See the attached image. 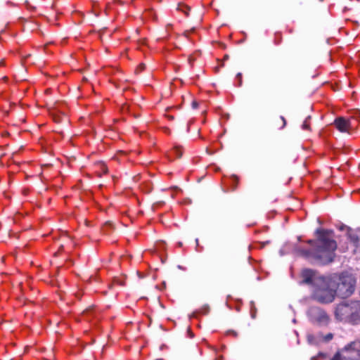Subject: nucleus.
I'll return each instance as SVG.
<instances>
[{
    "label": "nucleus",
    "mask_w": 360,
    "mask_h": 360,
    "mask_svg": "<svg viewBox=\"0 0 360 360\" xmlns=\"http://www.w3.org/2000/svg\"><path fill=\"white\" fill-rule=\"evenodd\" d=\"M51 115L53 116V120L55 122L60 123L62 122V120L63 118V117H61L59 115L56 114L55 112H52Z\"/></svg>",
    "instance_id": "nucleus-16"
},
{
    "label": "nucleus",
    "mask_w": 360,
    "mask_h": 360,
    "mask_svg": "<svg viewBox=\"0 0 360 360\" xmlns=\"http://www.w3.org/2000/svg\"><path fill=\"white\" fill-rule=\"evenodd\" d=\"M97 166L101 169L102 172V173L97 172V175L98 177H101L103 174H105L108 172V169L103 162H98Z\"/></svg>",
    "instance_id": "nucleus-10"
},
{
    "label": "nucleus",
    "mask_w": 360,
    "mask_h": 360,
    "mask_svg": "<svg viewBox=\"0 0 360 360\" xmlns=\"http://www.w3.org/2000/svg\"><path fill=\"white\" fill-rule=\"evenodd\" d=\"M300 284H307L311 287V297L322 304L333 302L335 290L330 288L331 279L328 276L320 275L318 271L304 269L301 272Z\"/></svg>",
    "instance_id": "nucleus-2"
},
{
    "label": "nucleus",
    "mask_w": 360,
    "mask_h": 360,
    "mask_svg": "<svg viewBox=\"0 0 360 360\" xmlns=\"http://www.w3.org/2000/svg\"><path fill=\"white\" fill-rule=\"evenodd\" d=\"M356 280L347 273H342L339 277L337 283L335 295L338 294L342 298H347L351 296L355 290Z\"/></svg>",
    "instance_id": "nucleus-3"
},
{
    "label": "nucleus",
    "mask_w": 360,
    "mask_h": 360,
    "mask_svg": "<svg viewBox=\"0 0 360 360\" xmlns=\"http://www.w3.org/2000/svg\"><path fill=\"white\" fill-rule=\"evenodd\" d=\"M192 108L196 109L198 107V103L196 101H193L191 103Z\"/></svg>",
    "instance_id": "nucleus-22"
},
{
    "label": "nucleus",
    "mask_w": 360,
    "mask_h": 360,
    "mask_svg": "<svg viewBox=\"0 0 360 360\" xmlns=\"http://www.w3.org/2000/svg\"><path fill=\"white\" fill-rule=\"evenodd\" d=\"M348 323L357 325L360 323V301H354L351 316Z\"/></svg>",
    "instance_id": "nucleus-7"
},
{
    "label": "nucleus",
    "mask_w": 360,
    "mask_h": 360,
    "mask_svg": "<svg viewBox=\"0 0 360 360\" xmlns=\"http://www.w3.org/2000/svg\"><path fill=\"white\" fill-rule=\"evenodd\" d=\"M229 58V56L228 55H225L224 57V60H227Z\"/></svg>",
    "instance_id": "nucleus-26"
},
{
    "label": "nucleus",
    "mask_w": 360,
    "mask_h": 360,
    "mask_svg": "<svg viewBox=\"0 0 360 360\" xmlns=\"http://www.w3.org/2000/svg\"><path fill=\"white\" fill-rule=\"evenodd\" d=\"M276 44H279L282 41V36L281 33H276Z\"/></svg>",
    "instance_id": "nucleus-19"
},
{
    "label": "nucleus",
    "mask_w": 360,
    "mask_h": 360,
    "mask_svg": "<svg viewBox=\"0 0 360 360\" xmlns=\"http://www.w3.org/2000/svg\"><path fill=\"white\" fill-rule=\"evenodd\" d=\"M112 227V224L110 221H107L104 225V229H106L107 227Z\"/></svg>",
    "instance_id": "nucleus-23"
},
{
    "label": "nucleus",
    "mask_w": 360,
    "mask_h": 360,
    "mask_svg": "<svg viewBox=\"0 0 360 360\" xmlns=\"http://www.w3.org/2000/svg\"><path fill=\"white\" fill-rule=\"evenodd\" d=\"M309 320L319 326H327L330 317L326 311L319 307H311L307 312Z\"/></svg>",
    "instance_id": "nucleus-4"
},
{
    "label": "nucleus",
    "mask_w": 360,
    "mask_h": 360,
    "mask_svg": "<svg viewBox=\"0 0 360 360\" xmlns=\"http://www.w3.org/2000/svg\"><path fill=\"white\" fill-rule=\"evenodd\" d=\"M236 79L238 80V86H240L242 85V74L241 73H238L236 75Z\"/></svg>",
    "instance_id": "nucleus-18"
},
{
    "label": "nucleus",
    "mask_w": 360,
    "mask_h": 360,
    "mask_svg": "<svg viewBox=\"0 0 360 360\" xmlns=\"http://www.w3.org/2000/svg\"><path fill=\"white\" fill-rule=\"evenodd\" d=\"M349 360H360V340H355L346 345L341 351Z\"/></svg>",
    "instance_id": "nucleus-5"
},
{
    "label": "nucleus",
    "mask_w": 360,
    "mask_h": 360,
    "mask_svg": "<svg viewBox=\"0 0 360 360\" xmlns=\"http://www.w3.org/2000/svg\"><path fill=\"white\" fill-rule=\"evenodd\" d=\"M350 240L354 243V245L356 247L360 245V238L358 237L356 234H349V235Z\"/></svg>",
    "instance_id": "nucleus-11"
},
{
    "label": "nucleus",
    "mask_w": 360,
    "mask_h": 360,
    "mask_svg": "<svg viewBox=\"0 0 360 360\" xmlns=\"http://www.w3.org/2000/svg\"><path fill=\"white\" fill-rule=\"evenodd\" d=\"M63 248H64V246L63 245H61L59 248V250L60 251V250H63Z\"/></svg>",
    "instance_id": "nucleus-25"
},
{
    "label": "nucleus",
    "mask_w": 360,
    "mask_h": 360,
    "mask_svg": "<svg viewBox=\"0 0 360 360\" xmlns=\"http://www.w3.org/2000/svg\"><path fill=\"white\" fill-rule=\"evenodd\" d=\"M286 125V120L283 116H280L274 120L272 127L275 129H283Z\"/></svg>",
    "instance_id": "nucleus-9"
},
{
    "label": "nucleus",
    "mask_w": 360,
    "mask_h": 360,
    "mask_svg": "<svg viewBox=\"0 0 360 360\" xmlns=\"http://www.w3.org/2000/svg\"><path fill=\"white\" fill-rule=\"evenodd\" d=\"M231 179L233 180V184L232 191H235L237 187L238 179L236 176H232Z\"/></svg>",
    "instance_id": "nucleus-17"
},
{
    "label": "nucleus",
    "mask_w": 360,
    "mask_h": 360,
    "mask_svg": "<svg viewBox=\"0 0 360 360\" xmlns=\"http://www.w3.org/2000/svg\"><path fill=\"white\" fill-rule=\"evenodd\" d=\"M173 152L174 153V154L176 155V156L178 158H181L182 154H183V152H182V150H181V147H179V146H175V147L173 148Z\"/></svg>",
    "instance_id": "nucleus-15"
},
{
    "label": "nucleus",
    "mask_w": 360,
    "mask_h": 360,
    "mask_svg": "<svg viewBox=\"0 0 360 360\" xmlns=\"http://www.w3.org/2000/svg\"><path fill=\"white\" fill-rule=\"evenodd\" d=\"M330 360H349L346 359V356L341 352H337Z\"/></svg>",
    "instance_id": "nucleus-12"
},
{
    "label": "nucleus",
    "mask_w": 360,
    "mask_h": 360,
    "mask_svg": "<svg viewBox=\"0 0 360 360\" xmlns=\"http://www.w3.org/2000/svg\"><path fill=\"white\" fill-rule=\"evenodd\" d=\"M178 10L181 11L182 12H184L185 13V15L186 16H188L189 15V11H190L191 8H190V7H188L186 5L179 4L178 6Z\"/></svg>",
    "instance_id": "nucleus-13"
},
{
    "label": "nucleus",
    "mask_w": 360,
    "mask_h": 360,
    "mask_svg": "<svg viewBox=\"0 0 360 360\" xmlns=\"http://www.w3.org/2000/svg\"><path fill=\"white\" fill-rule=\"evenodd\" d=\"M167 133H170V130L169 129H167Z\"/></svg>",
    "instance_id": "nucleus-27"
},
{
    "label": "nucleus",
    "mask_w": 360,
    "mask_h": 360,
    "mask_svg": "<svg viewBox=\"0 0 360 360\" xmlns=\"http://www.w3.org/2000/svg\"><path fill=\"white\" fill-rule=\"evenodd\" d=\"M353 307V302L339 304L335 311V318L340 321L348 322Z\"/></svg>",
    "instance_id": "nucleus-6"
},
{
    "label": "nucleus",
    "mask_w": 360,
    "mask_h": 360,
    "mask_svg": "<svg viewBox=\"0 0 360 360\" xmlns=\"http://www.w3.org/2000/svg\"><path fill=\"white\" fill-rule=\"evenodd\" d=\"M311 119V117L310 116H308L306 120L304 121L302 125V129L304 130H310V124L309 122V120Z\"/></svg>",
    "instance_id": "nucleus-14"
},
{
    "label": "nucleus",
    "mask_w": 360,
    "mask_h": 360,
    "mask_svg": "<svg viewBox=\"0 0 360 360\" xmlns=\"http://www.w3.org/2000/svg\"><path fill=\"white\" fill-rule=\"evenodd\" d=\"M228 333H231V334H232L233 336H235V337H237V336H238V333H237V332H236V331H234V330H229Z\"/></svg>",
    "instance_id": "nucleus-24"
},
{
    "label": "nucleus",
    "mask_w": 360,
    "mask_h": 360,
    "mask_svg": "<svg viewBox=\"0 0 360 360\" xmlns=\"http://www.w3.org/2000/svg\"><path fill=\"white\" fill-rule=\"evenodd\" d=\"M316 240H308L307 243L315 248L312 250L298 248L297 253L309 259H312L321 265L328 264L334 261L338 245L334 240V231L330 229H317Z\"/></svg>",
    "instance_id": "nucleus-1"
},
{
    "label": "nucleus",
    "mask_w": 360,
    "mask_h": 360,
    "mask_svg": "<svg viewBox=\"0 0 360 360\" xmlns=\"http://www.w3.org/2000/svg\"><path fill=\"white\" fill-rule=\"evenodd\" d=\"M145 68H146V65H145V64H143V63H141V64H140V65L138 66L136 71H140V72H141V71H143V70L145 69Z\"/></svg>",
    "instance_id": "nucleus-20"
},
{
    "label": "nucleus",
    "mask_w": 360,
    "mask_h": 360,
    "mask_svg": "<svg viewBox=\"0 0 360 360\" xmlns=\"http://www.w3.org/2000/svg\"><path fill=\"white\" fill-rule=\"evenodd\" d=\"M333 338V335L332 333H328L325 336V340L329 341V340H332Z\"/></svg>",
    "instance_id": "nucleus-21"
},
{
    "label": "nucleus",
    "mask_w": 360,
    "mask_h": 360,
    "mask_svg": "<svg viewBox=\"0 0 360 360\" xmlns=\"http://www.w3.org/2000/svg\"><path fill=\"white\" fill-rule=\"evenodd\" d=\"M334 125L341 132H346L350 128V122L342 117H337L334 121Z\"/></svg>",
    "instance_id": "nucleus-8"
}]
</instances>
